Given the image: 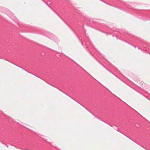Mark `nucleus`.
Wrapping results in <instances>:
<instances>
[{
    "instance_id": "f257e3e1",
    "label": "nucleus",
    "mask_w": 150,
    "mask_h": 150,
    "mask_svg": "<svg viewBox=\"0 0 150 150\" xmlns=\"http://www.w3.org/2000/svg\"><path fill=\"white\" fill-rule=\"evenodd\" d=\"M103 66L104 68H105L108 71H109V72H110V73H111V74H112L113 75H114L115 76H116V77H117L119 79H120V80H121V79L120 78H119L117 76L115 75L114 74V73H113L111 71H110L108 69H107L106 68H105V67L104 66H103V65H102Z\"/></svg>"
},
{
    "instance_id": "f03ea898",
    "label": "nucleus",
    "mask_w": 150,
    "mask_h": 150,
    "mask_svg": "<svg viewBox=\"0 0 150 150\" xmlns=\"http://www.w3.org/2000/svg\"><path fill=\"white\" fill-rule=\"evenodd\" d=\"M126 137H127V138H129V139H131V140H132V141H133L134 142V143H136V144H137L138 145H139L140 144H138V143H137L136 142H135V141H134V140H132V139H131L130 138L128 137H127V136H126V135H125Z\"/></svg>"
},
{
    "instance_id": "7ed1b4c3",
    "label": "nucleus",
    "mask_w": 150,
    "mask_h": 150,
    "mask_svg": "<svg viewBox=\"0 0 150 150\" xmlns=\"http://www.w3.org/2000/svg\"><path fill=\"white\" fill-rule=\"evenodd\" d=\"M17 66L18 67H20V68H21L23 70H24L25 71H27V72H28V73H30V72H28V71H26V70L25 69H23V68H22L21 67H19V66Z\"/></svg>"
},
{
    "instance_id": "20e7f679",
    "label": "nucleus",
    "mask_w": 150,
    "mask_h": 150,
    "mask_svg": "<svg viewBox=\"0 0 150 150\" xmlns=\"http://www.w3.org/2000/svg\"><path fill=\"white\" fill-rule=\"evenodd\" d=\"M127 43H128V44H130L131 45H132V46H133V45H132V44H130V43H128V42H127ZM134 46V47L135 48H136V46Z\"/></svg>"
},
{
    "instance_id": "39448f33",
    "label": "nucleus",
    "mask_w": 150,
    "mask_h": 150,
    "mask_svg": "<svg viewBox=\"0 0 150 150\" xmlns=\"http://www.w3.org/2000/svg\"><path fill=\"white\" fill-rule=\"evenodd\" d=\"M47 5L48 7H50L49 6V5H48V4L47 3V4H46Z\"/></svg>"
},
{
    "instance_id": "423d86ee",
    "label": "nucleus",
    "mask_w": 150,
    "mask_h": 150,
    "mask_svg": "<svg viewBox=\"0 0 150 150\" xmlns=\"http://www.w3.org/2000/svg\"><path fill=\"white\" fill-rule=\"evenodd\" d=\"M43 2H44L45 4H47V3L45 2L44 0L43 1Z\"/></svg>"
},
{
    "instance_id": "0eeeda50",
    "label": "nucleus",
    "mask_w": 150,
    "mask_h": 150,
    "mask_svg": "<svg viewBox=\"0 0 150 150\" xmlns=\"http://www.w3.org/2000/svg\"><path fill=\"white\" fill-rule=\"evenodd\" d=\"M67 96H68L69 97H70L69 96H68V95H67V94H66Z\"/></svg>"
},
{
    "instance_id": "6e6552de",
    "label": "nucleus",
    "mask_w": 150,
    "mask_h": 150,
    "mask_svg": "<svg viewBox=\"0 0 150 150\" xmlns=\"http://www.w3.org/2000/svg\"><path fill=\"white\" fill-rule=\"evenodd\" d=\"M138 49H140V48H138Z\"/></svg>"
},
{
    "instance_id": "1a4fd4ad",
    "label": "nucleus",
    "mask_w": 150,
    "mask_h": 150,
    "mask_svg": "<svg viewBox=\"0 0 150 150\" xmlns=\"http://www.w3.org/2000/svg\"><path fill=\"white\" fill-rule=\"evenodd\" d=\"M72 99L73 100H74V99L72 98Z\"/></svg>"
},
{
    "instance_id": "9d476101",
    "label": "nucleus",
    "mask_w": 150,
    "mask_h": 150,
    "mask_svg": "<svg viewBox=\"0 0 150 150\" xmlns=\"http://www.w3.org/2000/svg\"><path fill=\"white\" fill-rule=\"evenodd\" d=\"M42 0V1H44V0Z\"/></svg>"
}]
</instances>
